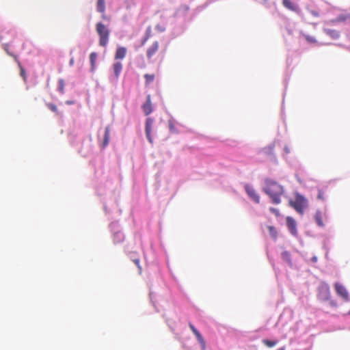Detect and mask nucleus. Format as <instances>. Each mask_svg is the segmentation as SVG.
Returning a JSON list of instances; mask_svg holds the SVG:
<instances>
[{"label":"nucleus","mask_w":350,"mask_h":350,"mask_svg":"<svg viewBox=\"0 0 350 350\" xmlns=\"http://www.w3.org/2000/svg\"><path fill=\"white\" fill-rule=\"evenodd\" d=\"M263 190L271 198L274 204L280 203V198L284 193V188L282 185L271 179H266Z\"/></svg>","instance_id":"nucleus-1"},{"label":"nucleus","mask_w":350,"mask_h":350,"mask_svg":"<svg viewBox=\"0 0 350 350\" xmlns=\"http://www.w3.org/2000/svg\"><path fill=\"white\" fill-rule=\"evenodd\" d=\"M96 31L99 37V45L106 47L109 40V29L103 23L98 22L96 24Z\"/></svg>","instance_id":"nucleus-2"},{"label":"nucleus","mask_w":350,"mask_h":350,"mask_svg":"<svg viewBox=\"0 0 350 350\" xmlns=\"http://www.w3.org/2000/svg\"><path fill=\"white\" fill-rule=\"evenodd\" d=\"M289 204L294 208L297 213L302 215L304 209L308 206V201L304 196L297 193L295 200H291L289 201Z\"/></svg>","instance_id":"nucleus-3"},{"label":"nucleus","mask_w":350,"mask_h":350,"mask_svg":"<svg viewBox=\"0 0 350 350\" xmlns=\"http://www.w3.org/2000/svg\"><path fill=\"white\" fill-rule=\"evenodd\" d=\"M334 287H335V290L338 295H340L345 301L349 300L348 292L344 286L336 282L334 284Z\"/></svg>","instance_id":"nucleus-4"},{"label":"nucleus","mask_w":350,"mask_h":350,"mask_svg":"<svg viewBox=\"0 0 350 350\" xmlns=\"http://www.w3.org/2000/svg\"><path fill=\"white\" fill-rule=\"evenodd\" d=\"M153 122H154V120L152 118H148L146 120V126H145L146 135L148 138V140L151 144L153 142L152 137L151 135V133L152 131Z\"/></svg>","instance_id":"nucleus-5"},{"label":"nucleus","mask_w":350,"mask_h":350,"mask_svg":"<svg viewBox=\"0 0 350 350\" xmlns=\"http://www.w3.org/2000/svg\"><path fill=\"white\" fill-rule=\"evenodd\" d=\"M159 48V43L158 41L154 42L146 50V57L150 61L152 57L157 53Z\"/></svg>","instance_id":"nucleus-6"},{"label":"nucleus","mask_w":350,"mask_h":350,"mask_svg":"<svg viewBox=\"0 0 350 350\" xmlns=\"http://www.w3.org/2000/svg\"><path fill=\"white\" fill-rule=\"evenodd\" d=\"M245 189L250 198L253 200L256 203L260 202V197L256 192L255 189L249 185H245Z\"/></svg>","instance_id":"nucleus-7"},{"label":"nucleus","mask_w":350,"mask_h":350,"mask_svg":"<svg viewBox=\"0 0 350 350\" xmlns=\"http://www.w3.org/2000/svg\"><path fill=\"white\" fill-rule=\"evenodd\" d=\"M286 220L287 227L289 229L290 232H291L292 234L295 235L297 234L296 221L293 217L290 216H288Z\"/></svg>","instance_id":"nucleus-8"},{"label":"nucleus","mask_w":350,"mask_h":350,"mask_svg":"<svg viewBox=\"0 0 350 350\" xmlns=\"http://www.w3.org/2000/svg\"><path fill=\"white\" fill-rule=\"evenodd\" d=\"M142 109L146 116H148L152 111V102L150 95H148L146 98V101L142 105Z\"/></svg>","instance_id":"nucleus-9"},{"label":"nucleus","mask_w":350,"mask_h":350,"mask_svg":"<svg viewBox=\"0 0 350 350\" xmlns=\"http://www.w3.org/2000/svg\"><path fill=\"white\" fill-rule=\"evenodd\" d=\"M323 31L326 35L329 36L333 40H336L340 37V32L336 29H332L329 27H324Z\"/></svg>","instance_id":"nucleus-10"},{"label":"nucleus","mask_w":350,"mask_h":350,"mask_svg":"<svg viewBox=\"0 0 350 350\" xmlns=\"http://www.w3.org/2000/svg\"><path fill=\"white\" fill-rule=\"evenodd\" d=\"M346 21H350V14H340L338 16H337L336 18L331 20L329 22L326 23V24L329 23H342Z\"/></svg>","instance_id":"nucleus-11"},{"label":"nucleus","mask_w":350,"mask_h":350,"mask_svg":"<svg viewBox=\"0 0 350 350\" xmlns=\"http://www.w3.org/2000/svg\"><path fill=\"white\" fill-rule=\"evenodd\" d=\"M126 54V49L124 46L118 47L115 54L116 59H122L125 57Z\"/></svg>","instance_id":"nucleus-12"},{"label":"nucleus","mask_w":350,"mask_h":350,"mask_svg":"<svg viewBox=\"0 0 350 350\" xmlns=\"http://www.w3.org/2000/svg\"><path fill=\"white\" fill-rule=\"evenodd\" d=\"M109 138H110V128L109 126H107L105 129V135H104V139L101 144V148H105L109 142Z\"/></svg>","instance_id":"nucleus-13"},{"label":"nucleus","mask_w":350,"mask_h":350,"mask_svg":"<svg viewBox=\"0 0 350 350\" xmlns=\"http://www.w3.org/2000/svg\"><path fill=\"white\" fill-rule=\"evenodd\" d=\"M113 72H114L116 79H118V77L120 75V72L122 70V63L120 62H117L114 63L113 65Z\"/></svg>","instance_id":"nucleus-14"},{"label":"nucleus","mask_w":350,"mask_h":350,"mask_svg":"<svg viewBox=\"0 0 350 350\" xmlns=\"http://www.w3.org/2000/svg\"><path fill=\"white\" fill-rule=\"evenodd\" d=\"M282 5L290 10L295 12L297 10V7L291 0H282Z\"/></svg>","instance_id":"nucleus-15"},{"label":"nucleus","mask_w":350,"mask_h":350,"mask_svg":"<svg viewBox=\"0 0 350 350\" xmlns=\"http://www.w3.org/2000/svg\"><path fill=\"white\" fill-rule=\"evenodd\" d=\"M96 10L98 12L104 14L105 12V0H97Z\"/></svg>","instance_id":"nucleus-16"},{"label":"nucleus","mask_w":350,"mask_h":350,"mask_svg":"<svg viewBox=\"0 0 350 350\" xmlns=\"http://www.w3.org/2000/svg\"><path fill=\"white\" fill-rule=\"evenodd\" d=\"M301 35L304 37L308 43L316 44L317 42V39L314 36L306 34L305 33H301Z\"/></svg>","instance_id":"nucleus-17"},{"label":"nucleus","mask_w":350,"mask_h":350,"mask_svg":"<svg viewBox=\"0 0 350 350\" xmlns=\"http://www.w3.org/2000/svg\"><path fill=\"white\" fill-rule=\"evenodd\" d=\"M155 76L154 74H145L144 79L146 82V85H148L154 80Z\"/></svg>","instance_id":"nucleus-18"},{"label":"nucleus","mask_w":350,"mask_h":350,"mask_svg":"<svg viewBox=\"0 0 350 350\" xmlns=\"http://www.w3.org/2000/svg\"><path fill=\"white\" fill-rule=\"evenodd\" d=\"M195 336L199 343L201 345L202 349H204L206 347V342L201 334L200 332H197V334Z\"/></svg>","instance_id":"nucleus-19"},{"label":"nucleus","mask_w":350,"mask_h":350,"mask_svg":"<svg viewBox=\"0 0 350 350\" xmlns=\"http://www.w3.org/2000/svg\"><path fill=\"white\" fill-rule=\"evenodd\" d=\"M168 127L170 131L173 133H178V131L176 127V124L173 120H170L168 121Z\"/></svg>","instance_id":"nucleus-20"},{"label":"nucleus","mask_w":350,"mask_h":350,"mask_svg":"<svg viewBox=\"0 0 350 350\" xmlns=\"http://www.w3.org/2000/svg\"><path fill=\"white\" fill-rule=\"evenodd\" d=\"M277 340H269L268 339L262 340V343L267 347H273L277 344Z\"/></svg>","instance_id":"nucleus-21"},{"label":"nucleus","mask_w":350,"mask_h":350,"mask_svg":"<svg viewBox=\"0 0 350 350\" xmlns=\"http://www.w3.org/2000/svg\"><path fill=\"white\" fill-rule=\"evenodd\" d=\"M315 220H316V222L317 223V224L319 226H323V220H322V215H321V213L320 212H317L316 213V214H315Z\"/></svg>","instance_id":"nucleus-22"},{"label":"nucleus","mask_w":350,"mask_h":350,"mask_svg":"<svg viewBox=\"0 0 350 350\" xmlns=\"http://www.w3.org/2000/svg\"><path fill=\"white\" fill-rule=\"evenodd\" d=\"M97 58V54L95 52H92L90 55V60L92 65V68H94L96 63V60Z\"/></svg>","instance_id":"nucleus-23"},{"label":"nucleus","mask_w":350,"mask_h":350,"mask_svg":"<svg viewBox=\"0 0 350 350\" xmlns=\"http://www.w3.org/2000/svg\"><path fill=\"white\" fill-rule=\"evenodd\" d=\"M268 230H269V234L273 238L276 239L278 232H277L275 228L272 226H268Z\"/></svg>","instance_id":"nucleus-24"},{"label":"nucleus","mask_w":350,"mask_h":350,"mask_svg":"<svg viewBox=\"0 0 350 350\" xmlns=\"http://www.w3.org/2000/svg\"><path fill=\"white\" fill-rule=\"evenodd\" d=\"M18 66L20 68V75L23 77V80L25 81H27L26 72L19 62H18Z\"/></svg>","instance_id":"nucleus-25"},{"label":"nucleus","mask_w":350,"mask_h":350,"mask_svg":"<svg viewBox=\"0 0 350 350\" xmlns=\"http://www.w3.org/2000/svg\"><path fill=\"white\" fill-rule=\"evenodd\" d=\"M64 81L63 79H59L58 81V90L60 92V93L64 94Z\"/></svg>","instance_id":"nucleus-26"},{"label":"nucleus","mask_w":350,"mask_h":350,"mask_svg":"<svg viewBox=\"0 0 350 350\" xmlns=\"http://www.w3.org/2000/svg\"><path fill=\"white\" fill-rule=\"evenodd\" d=\"M283 259L288 263H291V255L288 252L284 251L282 254Z\"/></svg>","instance_id":"nucleus-27"},{"label":"nucleus","mask_w":350,"mask_h":350,"mask_svg":"<svg viewBox=\"0 0 350 350\" xmlns=\"http://www.w3.org/2000/svg\"><path fill=\"white\" fill-rule=\"evenodd\" d=\"M46 106L48 107V108L51 110L52 111L56 113L57 115H59V113L57 110V106L53 103H48L46 104Z\"/></svg>","instance_id":"nucleus-28"},{"label":"nucleus","mask_w":350,"mask_h":350,"mask_svg":"<svg viewBox=\"0 0 350 350\" xmlns=\"http://www.w3.org/2000/svg\"><path fill=\"white\" fill-rule=\"evenodd\" d=\"M8 48H9V46H8V44H4V45H3V49H4V50L6 51V53H7L9 55L14 57L15 60H16V61H17V57H16V56H15V55H14L12 53H10V52L9 51Z\"/></svg>","instance_id":"nucleus-29"},{"label":"nucleus","mask_w":350,"mask_h":350,"mask_svg":"<svg viewBox=\"0 0 350 350\" xmlns=\"http://www.w3.org/2000/svg\"><path fill=\"white\" fill-rule=\"evenodd\" d=\"M317 198L321 200H325V193L322 190H319Z\"/></svg>","instance_id":"nucleus-30"},{"label":"nucleus","mask_w":350,"mask_h":350,"mask_svg":"<svg viewBox=\"0 0 350 350\" xmlns=\"http://www.w3.org/2000/svg\"><path fill=\"white\" fill-rule=\"evenodd\" d=\"M270 211L273 213L276 217H279L280 215V211L278 209L275 208H269Z\"/></svg>","instance_id":"nucleus-31"},{"label":"nucleus","mask_w":350,"mask_h":350,"mask_svg":"<svg viewBox=\"0 0 350 350\" xmlns=\"http://www.w3.org/2000/svg\"><path fill=\"white\" fill-rule=\"evenodd\" d=\"M189 326L190 327V329H191L192 332L193 333L194 335H196L197 334V332H199L197 329L193 326V324L191 323H189Z\"/></svg>","instance_id":"nucleus-32"},{"label":"nucleus","mask_w":350,"mask_h":350,"mask_svg":"<svg viewBox=\"0 0 350 350\" xmlns=\"http://www.w3.org/2000/svg\"><path fill=\"white\" fill-rule=\"evenodd\" d=\"M133 262L137 265V267H138V269L139 270V273H141L142 272V267H141V266L139 265V259H134Z\"/></svg>","instance_id":"nucleus-33"},{"label":"nucleus","mask_w":350,"mask_h":350,"mask_svg":"<svg viewBox=\"0 0 350 350\" xmlns=\"http://www.w3.org/2000/svg\"><path fill=\"white\" fill-rule=\"evenodd\" d=\"M148 39V36H147L144 39V40L142 41V44H144L146 42V40H147Z\"/></svg>","instance_id":"nucleus-34"},{"label":"nucleus","mask_w":350,"mask_h":350,"mask_svg":"<svg viewBox=\"0 0 350 350\" xmlns=\"http://www.w3.org/2000/svg\"><path fill=\"white\" fill-rule=\"evenodd\" d=\"M312 14L315 16H319V14L316 12H312Z\"/></svg>","instance_id":"nucleus-35"},{"label":"nucleus","mask_w":350,"mask_h":350,"mask_svg":"<svg viewBox=\"0 0 350 350\" xmlns=\"http://www.w3.org/2000/svg\"><path fill=\"white\" fill-rule=\"evenodd\" d=\"M312 261H313V262H317V258L314 256V257H313V258H312Z\"/></svg>","instance_id":"nucleus-36"},{"label":"nucleus","mask_w":350,"mask_h":350,"mask_svg":"<svg viewBox=\"0 0 350 350\" xmlns=\"http://www.w3.org/2000/svg\"><path fill=\"white\" fill-rule=\"evenodd\" d=\"M102 17H103V19H106L107 18L106 15L105 14V13L103 14Z\"/></svg>","instance_id":"nucleus-37"},{"label":"nucleus","mask_w":350,"mask_h":350,"mask_svg":"<svg viewBox=\"0 0 350 350\" xmlns=\"http://www.w3.org/2000/svg\"><path fill=\"white\" fill-rule=\"evenodd\" d=\"M70 64H73V59L70 60Z\"/></svg>","instance_id":"nucleus-38"},{"label":"nucleus","mask_w":350,"mask_h":350,"mask_svg":"<svg viewBox=\"0 0 350 350\" xmlns=\"http://www.w3.org/2000/svg\"><path fill=\"white\" fill-rule=\"evenodd\" d=\"M278 350H284V348H280Z\"/></svg>","instance_id":"nucleus-39"}]
</instances>
